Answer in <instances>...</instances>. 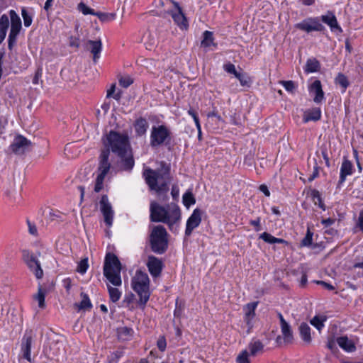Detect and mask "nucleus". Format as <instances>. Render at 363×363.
Instances as JSON below:
<instances>
[{
  "instance_id": "0eeeda50",
  "label": "nucleus",
  "mask_w": 363,
  "mask_h": 363,
  "mask_svg": "<svg viewBox=\"0 0 363 363\" xmlns=\"http://www.w3.org/2000/svg\"><path fill=\"white\" fill-rule=\"evenodd\" d=\"M150 279L147 274L140 273L136 279H133L132 286L139 296L138 304L144 309L150 296L149 290Z\"/></svg>"
},
{
  "instance_id": "052dcab7",
  "label": "nucleus",
  "mask_w": 363,
  "mask_h": 363,
  "mask_svg": "<svg viewBox=\"0 0 363 363\" xmlns=\"http://www.w3.org/2000/svg\"><path fill=\"white\" fill-rule=\"evenodd\" d=\"M315 160V165L313 166V172L312 173V174H311L308 179V182H311L312 181H313L315 179H316L317 177H319V166L317 163V161L316 160Z\"/></svg>"
},
{
  "instance_id": "680f3d73",
  "label": "nucleus",
  "mask_w": 363,
  "mask_h": 363,
  "mask_svg": "<svg viewBox=\"0 0 363 363\" xmlns=\"http://www.w3.org/2000/svg\"><path fill=\"white\" fill-rule=\"evenodd\" d=\"M187 113L189 116H191L193 118L196 127H199L201 124L197 113L191 108L188 110Z\"/></svg>"
},
{
  "instance_id": "423d86ee",
  "label": "nucleus",
  "mask_w": 363,
  "mask_h": 363,
  "mask_svg": "<svg viewBox=\"0 0 363 363\" xmlns=\"http://www.w3.org/2000/svg\"><path fill=\"white\" fill-rule=\"evenodd\" d=\"M151 250L157 254H164L169 245L168 233L163 225L154 226L149 236Z\"/></svg>"
},
{
  "instance_id": "13d9d810",
  "label": "nucleus",
  "mask_w": 363,
  "mask_h": 363,
  "mask_svg": "<svg viewBox=\"0 0 363 363\" xmlns=\"http://www.w3.org/2000/svg\"><path fill=\"white\" fill-rule=\"evenodd\" d=\"M133 83V80L130 77H121L119 79V84L123 88H128Z\"/></svg>"
},
{
  "instance_id": "5701e85b",
  "label": "nucleus",
  "mask_w": 363,
  "mask_h": 363,
  "mask_svg": "<svg viewBox=\"0 0 363 363\" xmlns=\"http://www.w3.org/2000/svg\"><path fill=\"white\" fill-rule=\"evenodd\" d=\"M337 344L345 351L351 352L356 350L354 342L347 336H341L337 338Z\"/></svg>"
},
{
  "instance_id": "e2e57ef3",
  "label": "nucleus",
  "mask_w": 363,
  "mask_h": 363,
  "mask_svg": "<svg viewBox=\"0 0 363 363\" xmlns=\"http://www.w3.org/2000/svg\"><path fill=\"white\" fill-rule=\"evenodd\" d=\"M35 257V255L31 253L28 250H22V259L24 261L25 263L31 261V259H33Z\"/></svg>"
},
{
  "instance_id": "4d7b16f0",
  "label": "nucleus",
  "mask_w": 363,
  "mask_h": 363,
  "mask_svg": "<svg viewBox=\"0 0 363 363\" xmlns=\"http://www.w3.org/2000/svg\"><path fill=\"white\" fill-rule=\"evenodd\" d=\"M223 69L229 73L233 74L236 77V74H238L240 72H238L235 67L231 62H228L223 65Z\"/></svg>"
},
{
  "instance_id": "5fc2aeb1",
  "label": "nucleus",
  "mask_w": 363,
  "mask_h": 363,
  "mask_svg": "<svg viewBox=\"0 0 363 363\" xmlns=\"http://www.w3.org/2000/svg\"><path fill=\"white\" fill-rule=\"evenodd\" d=\"M248 356V352L246 350H243L237 357L236 362L238 363H250Z\"/></svg>"
},
{
  "instance_id": "0e129e2a",
  "label": "nucleus",
  "mask_w": 363,
  "mask_h": 363,
  "mask_svg": "<svg viewBox=\"0 0 363 363\" xmlns=\"http://www.w3.org/2000/svg\"><path fill=\"white\" fill-rule=\"evenodd\" d=\"M260 223H261V218L260 217H257L255 220H250V224L255 228V230L256 232H259V231L261 230Z\"/></svg>"
},
{
  "instance_id": "f3484780",
  "label": "nucleus",
  "mask_w": 363,
  "mask_h": 363,
  "mask_svg": "<svg viewBox=\"0 0 363 363\" xmlns=\"http://www.w3.org/2000/svg\"><path fill=\"white\" fill-rule=\"evenodd\" d=\"M320 20L325 24H327L331 31H339L342 32V29L339 25L337 18L333 11H328L325 15L320 16Z\"/></svg>"
},
{
  "instance_id": "2eb2a0df",
  "label": "nucleus",
  "mask_w": 363,
  "mask_h": 363,
  "mask_svg": "<svg viewBox=\"0 0 363 363\" xmlns=\"http://www.w3.org/2000/svg\"><path fill=\"white\" fill-rule=\"evenodd\" d=\"M354 172V166L351 161L347 159V157L344 156L342 163L340 167V177L337 183V187L345 182L346 177L349 175H352Z\"/></svg>"
},
{
  "instance_id": "cd10ccee",
  "label": "nucleus",
  "mask_w": 363,
  "mask_h": 363,
  "mask_svg": "<svg viewBox=\"0 0 363 363\" xmlns=\"http://www.w3.org/2000/svg\"><path fill=\"white\" fill-rule=\"evenodd\" d=\"M80 296L82 297V301L79 303H75L74 306L78 309V311L80 310H90L92 308V304L91 303L90 298L84 292H81Z\"/></svg>"
},
{
  "instance_id": "2f4dec72",
  "label": "nucleus",
  "mask_w": 363,
  "mask_h": 363,
  "mask_svg": "<svg viewBox=\"0 0 363 363\" xmlns=\"http://www.w3.org/2000/svg\"><path fill=\"white\" fill-rule=\"evenodd\" d=\"M203 38L201 41V46L204 48H209L211 45H217L213 43L214 38L213 32L208 30L204 31L203 33Z\"/></svg>"
},
{
  "instance_id": "c85d7f7f",
  "label": "nucleus",
  "mask_w": 363,
  "mask_h": 363,
  "mask_svg": "<svg viewBox=\"0 0 363 363\" xmlns=\"http://www.w3.org/2000/svg\"><path fill=\"white\" fill-rule=\"evenodd\" d=\"M320 68L319 61L315 58H310L306 61L304 71L306 73H313L318 72Z\"/></svg>"
},
{
  "instance_id": "3c124183",
  "label": "nucleus",
  "mask_w": 363,
  "mask_h": 363,
  "mask_svg": "<svg viewBox=\"0 0 363 363\" xmlns=\"http://www.w3.org/2000/svg\"><path fill=\"white\" fill-rule=\"evenodd\" d=\"M18 35V33H13L11 31L9 32V38H8V48H9V50H12L13 46L16 45Z\"/></svg>"
},
{
  "instance_id": "603ef678",
  "label": "nucleus",
  "mask_w": 363,
  "mask_h": 363,
  "mask_svg": "<svg viewBox=\"0 0 363 363\" xmlns=\"http://www.w3.org/2000/svg\"><path fill=\"white\" fill-rule=\"evenodd\" d=\"M176 307L174 311V315L175 317H179L182 313V311L184 307V303L182 301H179V298L176 300Z\"/></svg>"
},
{
  "instance_id": "ddd939ff",
  "label": "nucleus",
  "mask_w": 363,
  "mask_h": 363,
  "mask_svg": "<svg viewBox=\"0 0 363 363\" xmlns=\"http://www.w3.org/2000/svg\"><path fill=\"white\" fill-rule=\"evenodd\" d=\"M31 145V142L26 137L18 135L10 145L9 149L16 155H22L26 150Z\"/></svg>"
},
{
  "instance_id": "f257e3e1",
  "label": "nucleus",
  "mask_w": 363,
  "mask_h": 363,
  "mask_svg": "<svg viewBox=\"0 0 363 363\" xmlns=\"http://www.w3.org/2000/svg\"><path fill=\"white\" fill-rule=\"evenodd\" d=\"M182 219L179 206L174 202L162 206L156 201L150 204V220L154 223H162L167 225L169 230L177 233Z\"/></svg>"
},
{
  "instance_id": "7c9ffc66",
  "label": "nucleus",
  "mask_w": 363,
  "mask_h": 363,
  "mask_svg": "<svg viewBox=\"0 0 363 363\" xmlns=\"http://www.w3.org/2000/svg\"><path fill=\"white\" fill-rule=\"evenodd\" d=\"M281 333L284 340L286 343H292L294 340V335L291 328L289 323L285 324L283 322V325L281 326Z\"/></svg>"
},
{
  "instance_id": "09e8293b",
  "label": "nucleus",
  "mask_w": 363,
  "mask_h": 363,
  "mask_svg": "<svg viewBox=\"0 0 363 363\" xmlns=\"http://www.w3.org/2000/svg\"><path fill=\"white\" fill-rule=\"evenodd\" d=\"M123 352L121 350H117L115 352H113L108 357V363H118L120 358L123 357Z\"/></svg>"
},
{
  "instance_id": "bb28decb",
  "label": "nucleus",
  "mask_w": 363,
  "mask_h": 363,
  "mask_svg": "<svg viewBox=\"0 0 363 363\" xmlns=\"http://www.w3.org/2000/svg\"><path fill=\"white\" fill-rule=\"evenodd\" d=\"M259 239H262L265 242L269 244H275V243H279V244H284L285 245H289V242L282 238H277L272 235L270 233L267 232H264L259 236Z\"/></svg>"
},
{
  "instance_id": "37998d69",
  "label": "nucleus",
  "mask_w": 363,
  "mask_h": 363,
  "mask_svg": "<svg viewBox=\"0 0 363 363\" xmlns=\"http://www.w3.org/2000/svg\"><path fill=\"white\" fill-rule=\"evenodd\" d=\"M326 320V318H320L318 315L314 316L310 321L311 324L313 325L317 330H321L324 327V321Z\"/></svg>"
},
{
  "instance_id": "6ab92c4d",
  "label": "nucleus",
  "mask_w": 363,
  "mask_h": 363,
  "mask_svg": "<svg viewBox=\"0 0 363 363\" xmlns=\"http://www.w3.org/2000/svg\"><path fill=\"white\" fill-rule=\"evenodd\" d=\"M133 127L136 135L141 137L145 135L149 128V123L145 118L139 117L135 121Z\"/></svg>"
},
{
  "instance_id": "de8ad7c7",
  "label": "nucleus",
  "mask_w": 363,
  "mask_h": 363,
  "mask_svg": "<svg viewBox=\"0 0 363 363\" xmlns=\"http://www.w3.org/2000/svg\"><path fill=\"white\" fill-rule=\"evenodd\" d=\"M264 347L263 344L259 341H255L253 343H251L250 345V351L252 355H255L258 352L262 350Z\"/></svg>"
},
{
  "instance_id": "a211bd4d",
  "label": "nucleus",
  "mask_w": 363,
  "mask_h": 363,
  "mask_svg": "<svg viewBox=\"0 0 363 363\" xmlns=\"http://www.w3.org/2000/svg\"><path fill=\"white\" fill-rule=\"evenodd\" d=\"M121 169L125 172H131L135 165V160L132 153L131 148L125 153L123 157H119Z\"/></svg>"
},
{
  "instance_id": "e433bc0d",
  "label": "nucleus",
  "mask_w": 363,
  "mask_h": 363,
  "mask_svg": "<svg viewBox=\"0 0 363 363\" xmlns=\"http://www.w3.org/2000/svg\"><path fill=\"white\" fill-rule=\"evenodd\" d=\"M308 19L310 26L316 28L315 29L313 30V31L323 32L325 30V26L320 22V19L318 17H310L308 18Z\"/></svg>"
},
{
  "instance_id": "58836bf2",
  "label": "nucleus",
  "mask_w": 363,
  "mask_h": 363,
  "mask_svg": "<svg viewBox=\"0 0 363 363\" xmlns=\"http://www.w3.org/2000/svg\"><path fill=\"white\" fill-rule=\"evenodd\" d=\"M108 291L109 294L110 300L112 302L116 303L120 299L121 296V293L117 288L108 286Z\"/></svg>"
},
{
  "instance_id": "49530a36",
  "label": "nucleus",
  "mask_w": 363,
  "mask_h": 363,
  "mask_svg": "<svg viewBox=\"0 0 363 363\" xmlns=\"http://www.w3.org/2000/svg\"><path fill=\"white\" fill-rule=\"evenodd\" d=\"M78 9L79 10L84 14V15H93L96 16L97 12H96L93 9L87 6L84 3L80 2L78 4Z\"/></svg>"
},
{
  "instance_id": "1a4fd4ad",
  "label": "nucleus",
  "mask_w": 363,
  "mask_h": 363,
  "mask_svg": "<svg viewBox=\"0 0 363 363\" xmlns=\"http://www.w3.org/2000/svg\"><path fill=\"white\" fill-rule=\"evenodd\" d=\"M33 342V332L32 330H26L21 340V353L22 358L26 359L29 362H32L31 348Z\"/></svg>"
},
{
  "instance_id": "f8f14e48",
  "label": "nucleus",
  "mask_w": 363,
  "mask_h": 363,
  "mask_svg": "<svg viewBox=\"0 0 363 363\" xmlns=\"http://www.w3.org/2000/svg\"><path fill=\"white\" fill-rule=\"evenodd\" d=\"M203 211L200 208H195L186 221L185 236L189 237L193 230L199 226L201 223V216Z\"/></svg>"
},
{
  "instance_id": "4c0bfd02",
  "label": "nucleus",
  "mask_w": 363,
  "mask_h": 363,
  "mask_svg": "<svg viewBox=\"0 0 363 363\" xmlns=\"http://www.w3.org/2000/svg\"><path fill=\"white\" fill-rule=\"evenodd\" d=\"M335 80L336 84H340L342 87V92H345L350 85L347 77L342 73H339Z\"/></svg>"
},
{
  "instance_id": "f03ea898",
  "label": "nucleus",
  "mask_w": 363,
  "mask_h": 363,
  "mask_svg": "<svg viewBox=\"0 0 363 363\" xmlns=\"http://www.w3.org/2000/svg\"><path fill=\"white\" fill-rule=\"evenodd\" d=\"M156 169L144 168L143 177L150 190L155 191L158 196L168 193L169 184L172 180L170 164L160 161Z\"/></svg>"
},
{
  "instance_id": "72a5a7b5",
  "label": "nucleus",
  "mask_w": 363,
  "mask_h": 363,
  "mask_svg": "<svg viewBox=\"0 0 363 363\" xmlns=\"http://www.w3.org/2000/svg\"><path fill=\"white\" fill-rule=\"evenodd\" d=\"M295 27L297 29L305 31L308 33L313 31V30L316 28L315 27L310 26L308 18L303 20L301 22L296 23Z\"/></svg>"
},
{
  "instance_id": "9b49d317",
  "label": "nucleus",
  "mask_w": 363,
  "mask_h": 363,
  "mask_svg": "<svg viewBox=\"0 0 363 363\" xmlns=\"http://www.w3.org/2000/svg\"><path fill=\"white\" fill-rule=\"evenodd\" d=\"M175 11H169V14L172 16L174 22L181 28L182 30H187L189 28V23L187 18L184 13L182 7L179 3L175 1H172Z\"/></svg>"
},
{
  "instance_id": "4468645a",
  "label": "nucleus",
  "mask_w": 363,
  "mask_h": 363,
  "mask_svg": "<svg viewBox=\"0 0 363 363\" xmlns=\"http://www.w3.org/2000/svg\"><path fill=\"white\" fill-rule=\"evenodd\" d=\"M146 265L153 278H157L161 275L164 264L160 259L154 255H150Z\"/></svg>"
},
{
  "instance_id": "9d476101",
  "label": "nucleus",
  "mask_w": 363,
  "mask_h": 363,
  "mask_svg": "<svg viewBox=\"0 0 363 363\" xmlns=\"http://www.w3.org/2000/svg\"><path fill=\"white\" fill-rule=\"evenodd\" d=\"M99 204L101 212L104 218V222L108 227H111L113 221L114 211L106 194L101 196Z\"/></svg>"
},
{
  "instance_id": "ea45409f",
  "label": "nucleus",
  "mask_w": 363,
  "mask_h": 363,
  "mask_svg": "<svg viewBox=\"0 0 363 363\" xmlns=\"http://www.w3.org/2000/svg\"><path fill=\"white\" fill-rule=\"evenodd\" d=\"M313 233L310 230L309 228L307 229L305 237L301 240L300 245L301 247H309L313 242Z\"/></svg>"
},
{
  "instance_id": "c756f323",
  "label": "nucleus",
  "mask_w": 363,
  "mask_h": 363,
  "mask_svg": "<svg viewBox=\"0 0 363 363\" xmlns=\"http://www.w3.org/2000/svg\"><path fill=\"white\" fill-rule=\"evenodd\" d=\"M310 196L315 205H318L323 211H325L326 206L323 202L321 194L318 190L313 189L310 191Z\"/></svg>"
},
{
  "instance_id": "412c9836",
  "label": "nucleus",
  "mask_w": 363,
  "mask_h": 363,
  "mask_svg": "<svg viewBox=\"0 0 363 363\" xmlns=\"http://www.w3.org/2000/svg\"><path fill=\"white\" fill-rule=\"evenodd\" d=\"M321 118V110L320 108H313L305 111L303 121L304 123L309 121H318Z\"/></svg>"
},
{
  "instance_id": "864d4df0",
  "label": "nucleus",
  "mask_w": 363,
  "mask_h": 363,
  "mask_svg": "<svg viewBox=\"0 0 363 363\" xmlns=\"http://www.w3.org/2000/svg\"><path fill=\"white\" fill-rule=\"evenodd\" d=\"M9 26V17L6 14H3L0 18V30L7 32Z\"/></svg>"
},
{
  "instance_id": "b1692460",
  "label": "nucleus",
  "mask_w": 363,
  "mask_h": 363,
  "mask_svg": "<svg viewBox=\"0 0 363 363\" xmlns=\"http://www.w3.org/2000/svg\"><path fill=\"white\" fill-rule=\"evenodd\" d=\"M28 267L30 269V271H32L35 277L37 279H41L43 276V271L41 268L40 263L37 259L35 256L31 259V261H29L26 263Z\"/></svg>"
},
{
  "instance_id": "7ed1b4c3",
  "label": "nucleus",
  "mask_w": 363,
  "mask_h": 363,
  "mask_svg": "<svg viewBox=\"0 0 363 363\" xmlns=\"http://www.w3.org/2000/svg\"><path fill=\"white\" fill-rule=\"evenodd\" d=\"M104 143L106 148H109V151L111 150L118 157H123L124 154L131 148L128 135L115 130L109 131Z\"/></svg>"
},
{
  "instance_id": "aec40b11",
  "label": "nucleus",
  "mask_w": 363,
  "mask_h": 363,
  "mask_svg": "<svg viewBox=\"0 0 363 363\" xmlns=\"http://www.w3.org/2000/svg\"><path fill=\"white\" fill-rule=\"evenodd\" d=\"M87 44L90 46V52L93 54V61L94 63L100 58V54L102 50V43L100 40H89Z\"/></svg>"
},
{
  "instance_id": "69168bd1",
  "label": "nucleus",
  "mask_w": 363,
  "mask_h": 363,
  "mask_svg": "<svg viewBox=\"0 0 363 363\" xmlns=\"http://www.w3.org/2000/svg\"><path fill=\"white\" fill-rule=\"evenodd\" d=\"M171 195L174 201H177L179 197V189L177 185H173L171 189Z\"/></svg>"
},
{
  "instance_id": "6e6552de",
  "label": "nucleus",
  "mask_w": 363,
  "mask_h": 363,
  "mask_svg": "<svg viewBox=\"0 0 363 363\" xmlns=\"http://www.w3.org/2000/svg\"><path fill=\"white\" fill-rule=\"evenodd\" d=\"M109 148H104L101 150L99 155V162L97 167L98 174L96 176L94 184V191L100 192L104 188V182L106 176L111 169V163L109 162Z\"/></svg>"
},
{
  "instance_id": "4be33fe9",
  "label": "nucleus",
  "mask_w": 363,
  "mask_h": 363,
  "mask_svg": "<svg viewBox=\"0 0 363 363\" xmlns=\"http://www.w3.org/2000/svg\"><path fill=\"white\" fill-rule=\"evenodd\" d=\"M298 331L302 340L306 344L311 343L312 340L311 328L308 323L302 322L298 327Z\"/></svg>"
},
{
  "instance_id": "79ce46f5",
  "label": "nucleus",
  "mask_w": 363,
  "mask_h": 363,
  "mask_svg": "<svg viewBox=\"0 0 363 363\" xmlns=\"http://www.w3.org/2000/svg\"><path fill=\"white\" fill-rule=\"evenodd\" d=\"M34 298L38 301V306L40 308H45V291L41 288V286H39L38 294L35 296Z\"/></svg>"
},
{
  "instance_id": "473e14b6",
  "label": "nucleus",
  "mask_w": 363,
  "mask_h": 363,
  "mask_svg": "<svg viewBox=\"0 0 363 363\" xmlns=\"http://www.w3.org/2000/svg\"><path fill=\"white\" fill-rule=\"evenodd\" d=\"M182 199L183 204L186 208H189L191 205H194L196 203V199L194 194L189 191L184 194Z\"/></svg>"
},
{
  "instance_id": "a18cd8bd",
  "label": "nucleus",
  "mask_w": 363,
  "mask_h": 363,
  "mask_svg": "<svg viewBox=\"0 0 363 363\" xmlns=\"http://www.w3.org/2000/svg\"><path fill=\"white\" fill-rule=\"evenodd\" d=\"M284 89L290 93H294L297 87L296 83L292 80L284 81L281 80L279 82Z\"/></svg>"
},
{
  "instance_id": "8fccbe9b",
  "label": "nucleus",
  "mask_w": 363,
  "mask_h": 363,
  "mask_svg": "<svg viewBox=\"0 0 363 363\" xmlns=\"http://www.w3.org/2000/svg\"><path fill=\"white\" fill-rule=\"evenodd\" d=\"M88 267V258H84L78 263L77 272L84 274L86 272Z\"/></svg>"
},
{
  "instance_id": "393cba45",
  "label": "nucleus",
  "mask_w": 363,
  "mask_h": 363,
  "mask_svg": "<svg viewBox=\"0 0 363 363\" xmlns=\"http://www.w3.org/2000/svg\"><path fill=\"white\" fill-rule=\"evenodd\" d=\"M11 18V30L10 31L19 34L21 29V21L20 17L16 13L14 10L9 11Z\"/></svg>"
},
{
  "instance_id": "338daca9",
  "label": "nucleus",
  "mask_w": 363,
  "mask_h": 363,
  "mask_svg": "<svg viewBox=\"0 0 363 363\" xmlns=\"http://www.w3.org/2000/svg\"><path fill=\"white\" fill-rule=\"evenodd\" d=\"M42 74H43L42 68H40V67L38 68L37 70L35 71L34 77H33V81H32L33 84H38L39 79L42 77Z\"/></svg>"
},
{
  "instance_id": "a878e982",
  "label": "nucleus",
  "mask_w": 363,
  "mask_h": 363,
  "mask_svg": "<svg viewBox=\"0 0 363 363\" xmlns=\"http://www.w3.org/2000/svg\"><path fill=\"white\" fill-rule=\"evenodd\" d=\"M133 333L134 331L133 328L127 326L120 327L117 329V336L121 341L130 340Z\"/></svg>"
},
{
  "instance_id": "20e7f679",
  "label": "nucleus",
  "mask_w": 363,
  "mask_h": 363,
  "mask_svg": "<svg viewBox=\"0 0 363 363\" xmlns=\"http://www.w3.org/2000/svg\"><path fill=\"white\" fill-rule=\"evenodd\" d=\"M172 132L169 127L162 124L153 125L150 130V145L152 148L164 146L169 151L173 150Z\"/></svg>"
},
{
  "instance_id": "39448f33",
  "label": "nucleus",
  "mask_w": 363,
  "mask_h": 363,
  "mask_svg": "<svg viewBox=\"0 0 363 363\" xmlns=\"http://www.w3.org/2000/svg\"><path fill=\"white\" fill-rule=\"evenodd\" d=\"M121 269L122 264L118 257L112 252L106 253L104 263V275L116 286H119L122 284Z\"/></svg>"
},
{
  "instance_id": "6e6d98bb",
  "label": "nucleus",
  "mask_w": 363,
  "mask_h": 363,
  "mask_svg": "<svg viewBox=\"0 0 363 363\" xmlns=\"http://www.w3.org/2000/svg\"><path fill=\"white\" fill-rule=\"evenodd\" d=\"M157 347L160 352H164L167 348V340L164 335L160 336L157 341Z\"/></svg>"
},
{
  "instance_id": "c03bdc74",
  "label": "nucleus",
  "mask_w": 363,
  "mask_h": 363,
  "mask_svg": "<svg viewBox=\"0 0 363 363\" xmlns=\"http://www.w3.org/2000/svg\"><path fill=\"white\" fill-rule=\"evenodd\" d=\"M236 78L239 80L241 86L247 87H250L251 86L252 80L247 74L239 73L238 74H236Z\"/></svg>"
},
{
  "instance_id": "bf43d9fd",
  "label": "nucleus",
  "mask_w": 363,
  "mask_h": 363,
  "mask_svg": "<svg viewBox=\"0 0 363 363\" xmlns=\"http://www.w3.org/2000/svg\"><path fill=\"white\" fill-rule=\"evenodd\" d=\"M255 318V316L253 315H244V321L245 322L247 326V333H250L251 330L254 327L253 320Z\"/></svg>"
},
{
  "instance_id": "dca6fc26",
  "label": "nucleus",
  "mask_w": 363,
  "mask_h": 363,
  "mask_svg": "<svg viewBox=\"0 0 363 363\" xmlns=\"http://www.w3.org/2000/svg\"><path fill=\"white\" fill-rule=\"evenodd\" d=\"M310 94L313 95V101L316 104H320L324 99V91L322 88L321 82L318 79L315 80L308 86Z\"/></svg>"
},
{
  "instance_id": "a19ab883",
  "label": "nucleus",
  "mask_w": 363,
  "mask_h": 363,
  "mask_svg": "<svg viewBox=\"0 0 363 363\" xmlns=\"http://www.w3.org/2000/svg\"><path fill=\"white\" fill-rule=\"evenodd\" d=\"M21 16L23 19V24L25 27H29L33 21V15L30 13L26 8L21 9Z\"/></svg>"
},
{
  "instance_id": "c9c22d12",
  "label": "nucleus",
  "mask_w": 363,
  "mask_h": 363,
  "mask_svg": "<svg viewBox=\"0 0 363 363\" xmlns=\"http://www.w3.org/2000/svg\"><path fill=\"white\" fill-rule=\"evenodd\" d=\"M259 302L258 301H254L247 303L243 307V311L245 312V315H253L255 316V311L257 307Z\"/></svg>"
},
{
  "instance_id": "774afa93",
  "label": "nucleus",
  "mask_w": 363,
  "mask_h": 363,
  "mask_svg": "<svg viewBox=\"0 0 363 363\" xmlns=\"http://www.w3.org/2000/svg\"><path fill=\"white\" fill-rule=\"evenodd\" d=\"M357 225L359 230L363 233V209L359 212Z\"/></svg>"
},
{
  "instance_id": "f704fd0d",
  "label": "nucleus",
  "mask_w": 363,
  "mask_h": 363,
  "mask_svg": "<svg viewBox=\"0 0 363 363\" xmlns=\"http://www.w3.org/2000/svg\"><path fill=\"white\" fill-rule=\"evenodd\" d=\"M96 16L103 23H108L115 20L116 17V13H104L97 12Z\"/></svg>"
}]
</instances>
